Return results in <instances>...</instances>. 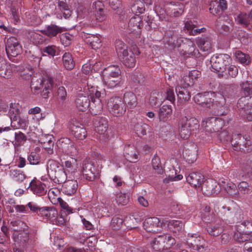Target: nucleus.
<instances>
[{"label":"nucleus","mask_w":252,"mask_h":252,"mask_svg":"<svg viewBox=\"0 0 252 252\" xmlns=\"http://www.w3.org/2000/svg\"><path fill=\"white\" fill-rule=\"evenodd\" d=\"M103 83L109 88H113L122 82L121 71L118 66L111 65L102 71Z\"/></svg>","instance_id":"f257e3e1"},{"label":"nucleus","mask_w":252,"mask_h":252,"mask_svg":"<svg viewBox=\"0 0 252 252\" xmlns=\"http://www.w3.org/2000/svg\"><path fill=\"white\" fill-rule=\"evenodd\" d=\"M115 49L118 56L125 66L130 68L135 66V54L132 51H128L127 46L124 42L121 40H116Z\"/></svg>","instance_id":"f03ea898"},{"label":"nucleus","mask_w":252,"mask_h":252,"mask_svg":"<svg viewBox=\"0 0 252 252\" xmlns=\"http://www.w3.org/2000/svg\"><path fill=\"white\" fill-rule=\"evenodd\" d=\"M47 170L50 178L55 183L60 184L65 181L66 174L63 167L58 162L49 160L47 164Z\"/></svg>","instance_id":"7ed1b4c3"},{"label":"nucleus","mask_w":252,"mask_h":252,"mask_svg":"<svg viewBox=\"0 0 252 252\" xmlns=\"http://www.w3.org/2000/svg\"><path fill=\"white\" fill-rule=\"evenodd\" d=\"M231 58L227 54H216L213 55L210 59V64L212 70L218 73L219 77L224 76L223 72L226 67L229 65Z\"/></svg>","instance_id":"20e7f679"},{"label":"nucleus","mask_w":252,"mask_h":252,"mask_svg":"<svg viewBox=\"0 0 252 252\" xmlns=\"http://www.w3.org/2000/svg\"><path fill=\"white\" fill-rule=\"evenodd\" d=\"M174 7L175 5L172 3H166L163 5H156L155 11L161 20H166L168 15L177 17L183 13L184 10L182 8L177 10Z\"/></svg>","instance_id":"39448f33"},{"label":"nucleus","mask_w":252,"mask_h":252,"mask_svg":"<svg viewBox=\"0 0 252 252\" xmlns=\"http://www.w3.org/2000/svg\"><path fill=\"white\" fill-rule=\"evenodd\" d=\"M107 107L110 113L116 117L122 116L126 111L124 102L119 96L111 97L107 102Z\"/></svg>","instance_id":"423d86ee"},{"label":"nucleus","mask_w":252,"mask_h":252,"mask_svg":"<svg viewBox=\"0 0 252 252\" xmlns=\"http://www.w3.org/2000/svg\"><path fill=\"white\" fill-rule=\"evenodd\" d=\"M21 106L18 103H11L9 106V115L11 120V126L16 125H26L28 124L26 119H22L20 117Z\"/></svg>","instance_id":"0eeeda50"},{"label":"nucleus","mask_w":252,"mask_h":252,"mask_svg":"<svg viewBox=\"0 0 252 252\" xmlns=\"http://www.w3.org/2000/svg\"><path fill=\"white\" fill-rule=\"evenodd\" d=\"M53 85V82L52 78L50 76H47L45 78L42 79H39L35 81L34 78H32V89H34L35 91H38L40 89H43V95H47V94L49 93V91L52 88Z\"/></svg>","instance_id":"6e6552de"},{"label":"nucleus","mask_w":252,"mask_h":252,"mask_svg":"<svg viewBox=\"0 0 252 252\" xmlns=\"http://www.w3.org/2000/svg\"><path fill=\"white\" fill-rule=\"evenodd\" d=\"M186 242L189 247L200 252H203L207 247L205 240L197 233L188 234Z\"/></svg>","instance_id":"1a4fd4ad"},{"label":"nucleus","mask_w":252,"mask_h":252,"mask_svg":"<svg viewBox=\"0 0 252 252\" xmlns=\"http://www.w3.org/2000/svg\"><path fill=\"white\" fill-rule=\"evenodd\" d=\"M58 145L63 152L72 157H75L78 153V150L74 143L68 138H61Z\"/></svg>","instance_id":"9d476101"},{"label":"nucleus","mask_w":252,"mask_h":252,"mask_svg":"<svg viewBox=\"0 0 252 252\" xmlns=\"http://www.w3.org/2000/svg\"><path fill=\"white\" fill-rule=\"evenodd\" d=\"M83 177L88 181H94L97 175V170L94 163L89 160H85L82 164Z\"/></svg>","instance_id":"9b49d317"},{"label":"nucleus","mask_w":252,"mask_h":252,"mask_svg":"<svg viewBox=\"0 0 252 252\" xmlns=\"http://www.w3.org/2000/svg\"><path fill=\"white\" fill-rule=\"evenodd\" d=\"M22 50V47L19 41L15 37H10L7 40L6 52L8 56L16 57Z\"/></svg>","instance_id":"f8f14e48"},{"label":"nucleus","mask_w":252,"mask_h":252,"mask_svg":"<svg viewBox=\"0 0 252 252\" xmlns=\"http://www.w3.org/2000/svg\"><path fill=\"white\" fill-rule=\"evenodd\" d=\"M220 186L213 180L205 181L200 188L202 192L207 195L217 194L220 192Z\"/></svg>","instance_id":"ddd939ff"},{"label":"nucleus","mask_w":252,"mask_h":252,"mask_svg":"<svg viewBox=\"0 0 252 252\" xmlns=\"http://www.w3.org/2000/svg\"><path fill=\"white\" fill-rule=\"evenodd\" d=\"M32 192L38 196L45 195L47 191L48 188L46 185L38 180H32L30 184L29 187Z\"/></svg>","instance_id":"4468645a"},{"label":"nucleus","mask_w":252,"mask_h":252,"mask_svg":"<svg viewBox=\"0 0 252 252\" xmlns=\"http://www.w3.org/2000/svg\"><path fill=\"white\" fill-rule=\"evenodd\" d=\"M187 182L196 189H200L205 182V178L201 173L192 172L187 177Z\"/></svg>","instance_id":"2eb2a0df"},{"label":"nucleus","mask_w":252,"mask_h":252,"mask_svg":"<svg viewBox=\"0 0 252 252\" xmlns=\"http://www.w3.org/2000/svg\"><path fill=\"white\" fill-rule=\"evenodd\" d=\"M210 94L207 95V97H208V99H207V100H206L207 103H205L204 105H203V107H210L211 106H212L215 108H218L219 107H221L223 106L225 103V100L223 96H222L220 94H218L216 95V100L215 101H212V98L211 96L212 95H214V93H210Z\"/></svg>","instance_id":"dca6fc26"},{"label":"nucleus","mask_w":252,"mask_h":252,"mask_svg":"<svg viewBox=\"0 0 252 252\" xmlns=\"http://www.w3.org/2000/svg\"><path fill=\"white\" fill-rule=\"evenodd\" d=\"M143 27V23L141 17L138 15H135L129 21L128 28L131 32L139 33L140 29Z\"/></svg>","instance_id":"f3484780"},{"label":"nucleus","mask_w":252,"mask_h":252,"mask_svg":"<svg viewBox=\"0 0 252 252\" xmlns=\"http://www.w3.org/2000/svg\"><path fill=\"white\" fill-rule=\"evenodd\" d=\"M85 42L94 50L100 48L102 46L101 39L99 34H89L85 39Z\"/></svg>","instance_id":"a211bd4d"},{"label":"nucleus","mask_w":252,"mask_h":252,"mask_svg":"<svg viewBox=\"0 0 252 252\" xmlns=\"http://www.w3.org/2000/svg\"><path fill=\"white\" fill-rule=\"evenodd\" d=\"M62 190L67 195L74 194L78 189V183L76 180H68L63 183Z\"/></svg>","instance_id":"6ab92c4d"},{"label":"nucleus","mask_w":252,"mask_h":252,"mask_svg":"<svg viewBox=\"0 0 252 252\" xmlns=\"http://www.w3.org/2000/svg\"><path fill=\"white\" fill-rule=\"evenodd\" d=\"M160 220L157 217L149 218L145 219L143 222V227L148 232H155L158 226Z\"/></svg>","instance_id":"aec40b11"},{"label":"nucleus","mask_w":252,"mask_h":252,"mask_svg":"<svg viewBox=\"0 0 252 252\" xmlns=\"http://www.w3.org/2000/svg\"><path fill=\"white\" fill-rule=\"evenodd\" d=\"M13 64L7 65L4 60L0 57V76L8 78L12 76Z\"/></svg>","instance_id":"412c9836"},{"label":"nucleus","mask_w":252,"mask_h":252,"mask_svg":"<svg viewBox=\"0 0 252 252\" xmlns=\"http://www.w3.org/2000/svg\"><path fill=\"white\" fill-rule=\"evenodd\" d=\"M90 99L88 96L84 95L83 94L78 95L76 100V104L79 111H85L89 107Z\"/></svg>","instance_id":"4be33fe9"},{"label":"nucleus","mask_w":252,"mask_h":252,"mask_svg":"<svg viewBox=\"0 0 252 252\" xmlns=\"http://www.w3.org/2000/svg\"><path fill=\"white\" fill-rule=\"evenodd\" d=\"M172 113V107L170 105H164L158 110V118L160 121H168Z\"/></svg>","instance_id":"5701e85b"},{"label":"nucleus","mask_w":252,"mask_h":252,"mask_svg":"<svg viewBox=\"0 0 252 252\" xmlns=\"http://www.w3.org/2000/svg\"><path fill=\"white\" fill-rule=\"evenodd\" d=\"M91 99L89 105L91 113L93 115L100 114L103 109V104L101 99L92 97Z\"/></svg>","instance_id":"b1692460"},{"label":"nucleus","mask_w":252,"mask_h":252,"mask_svg":"<svg viewBox=\"0 0 252 252\" xmlns=\"http://www.w3.org/2000/svg\"><path fill=\"white\" fill-rule=\"evenodd\" d=\"M58 214L57 210L53 207H41L38 215L45 217L47 219H52Z\"/></svg>","instance_id":"393cba45"},{"label":"nucleus","mask_w":252,"mask_h":252,"mask_svg":"<svg viewBox=\"0 0 252 252\" xmlns=\"http://www.w3.org/2000/svg\"><path fill=\"white\" fill-rule=\"evenodd\" d=\"M168 228L174 233L182 232L184 229V224L179 220H165Z\"/></svg>","instance_id":"a878e982"},{"label":"nucleus","mask_w":252,"mask_h":252,"mask_svg":"<svg viewBox=\"0 0 252 252\" xmlns=\"http://www.w3.org/2000/svg\"><path fill=\"white\" fill-rule=\"evenodd\" d=\"M217 7H214L215 3L213 2L210 4L211 7L209 8L210 13L213 15H220L221 12L225 10L227 8L226 1L225 0H220L218 3H216Z\"/></svg>","instance_id":"bb28decb"},{"label":"nucleus","mask_w":252,"mask_h":252,"mask_svg":"<svg viewBox=\"0 0 252 252\" xmlns=\"http://www.w3.org/2000/svg\"><path fill=\"white\" fill-rule=\"evenodd\" d=\"M124 102L127 107L134 108L137 105V98L132 92H126L124 95Z\"/></svg>","instance_id":"cd10ccee"},{"label":"nucleus","mask_w":252,"mask_h":252,"mask_svg":"<svg viewBox=\"0 0 252 252\" xmlns=\"http://www.w3.org/2000/svg\"><path fill=\"white\" fill-rule=\"evenodd\" d=\"M202 126L215 125L221 126L224 125V122L220 118L215 117H207L203 118L201 122Z\"/></svg>","instance_id":"c85d7f7f"},{"label":"nucleus","mask_w":252,"mask_h":252,"mask_svg":"<svg viewBox=\"0 0 252 252\" xmlns=\"http://www.w3.org/2000/svg\"><path fill=\"white\" fill-rule=\"evenodd\" d=\"M234 206V204H233ZM236 209L234 206H223L220 211V215L224 219L232 218L236 215Z\"/></svg>","instance_id":"c756f323"},{"label":"nucleus","mask_w":252,"mask_h":252,"mask_svg":"<svg viewBox=\"0 0 252 252\" xmlns=\"http://www.w3.org/2000/svg\"><path fill=\"white\" fill-rule=\"evenodd\" d=\"M196 43L203 52H209L211 51L212 42L208 38H199L197 40Z\"/></svg>","instance_id":"7c9ffc66"},{"label":"nucleus","mask_w":252,"mask_h":252,"mask_svg":"<svg viewBox=\"0 0 252 252\" xmlns=\"http://www.w3.org/2000/svg\"><path fill=\"white\" fill-rule=\"evenodd\" d=\"M63 66L67 70H71L74 67L75 63L72 56L69 52H65L62 57Z\"/></svg>","instance_id":"2f4dec72"},{"label":"nucleus","mask_w":252,"mask_h":252,"mask_svg":"<svg viewBox=\"0 0 252 252\" xmlns=\"http://www.w3.org/2000/svg\"><path fill=\"white\" fill-rule=\"evenodd\" d=\"M184 30L186 31L187 32L189 33L190 35H195L203 32L205 29L204 28L201 29L196 28L194 25L187 22L185 23Z\"/></svg>","instance_id":"473e14b6"},{"label":"nucleus","mask_w":252,"mask_h":252,"mask_svg":"<svg viewBox=\"0 0 252 252\" xmlns=\"http://www.w3.org/2000/svg\"><path fill=\"white\" fill-rule=\"evenodd\" d=\"M10 176L15 181L19 183L23 182L27 177L23 171L17 169H11Z\"/></svg>","instance_id":"72a5a7b5"},{"label":"nucleus","mask_w":252,"mask_h":252,"mask_svg":"<svg viewBox=\"0 0 252 252\" xmlns=\"http://www.w3.org/2000/svg\"><path fill=\"white\" fill-rule=\"evenodd\" d=\"M14 231H20L19 234L16 237L14 236L15 241L17 242L20 244L24 245L27 243L29 241V233L25 231H21L18 228H14Z\"/></svg>","instance_id":"f704fd0d"},{"label":"nucleus","mask_w":252,"mask_h":252,"mask_svg":"<svg viewBox=\"0 0 252 252\" xmlns=\"http://www.w3.org/2000/svg\"><path fill=\"white\" fill-rule=\"evenodd\" d=\"M57 1L58 6L63 12L64 18L65 19L69 18L71 15V12L66 3V0H57Z\"/></svg>","instance_id":"c9c22d12"},{"label":"nucleus","mask_w":252,"mask_h":252,"mask_svg":"<svg viewBox=\"0 0 252 252\" xmlns=\"http://www.w3.org/2000/svg\"><path fill=\"white\" fill-rule=\"evenodd\" d=\"M234 56L236 60L242 64L247 65L251 62L249 55L243 53L239 50H237L235 52Z\"/></svg>","instance_id":"e433bc0d"},{"label":"nucleus","mask_w":252,"mask_h":252,"mask_svg":"<svg viewBox=\"0 0 252 252\" xmlns=\"http://www.w3.org/2000/svg\"><path fill=\"white\" fill-rule=\"evenodd\" d=\"M236 230L251 234L252 232V221L244 220L236 226Z\"/></svg>","instance_id":"4c0bfd02"},{"label":"nucleus","mask_w":252,"mask_h":252,"mask_svg":"<svg viewBox=\"0 0 252 252\" xmlns=\"http://www.w3.org/2000/svg\"><path fill=\"white\" fill-rule=\"evenodd\" d=\"M164 99L161 93H153L150 98V103L152 106L157 107L160 105Z\"/></svg>","instance_id":"58836bf2"},{"label":"nucleus","mask_w":252,"mask_h":252,"mask_svg":"<svg viewBox=\"0 0 252 252\" xmlns=\"http://www.w3.org/2000/svg\"><path fill=\"white\" fill-rule=\"evenodd\" d=\"M176 91L178 99L181 101H186L190 99V94L184 88L178 86L176 88Z\"/></svg>","instance_id":"ea45409f"},{"label":"nucleus","mask_w":252,"mask_h":252,"mask_svg":"<svg viewBox=\"0 0 252 252\" xmlns=\"http://www.w3.org/2000/svg\"><path fill=\"white\" fill-rule=\"evenodd\" d=\"M71 132L74 137L80 140L84 139L87 134L85 127H72Z\"/></svg>","instance_id":"a19ab883"},{"label":"nucleus","mask_w":252,"mask_h":252,"mask_svg":"<svg viewBox=\"0 0 252 252\" xmlns=\"http://www.w3.org/2000/svg\"><path fill=\"white\" fill-rule=\"evenodd\" d=\"M28 160L31 164H38L40 161L39 150H35L31 152L28 156Z\"/></svg>","instance_id":"79ce46f5"},{"label":"nucleus","mask_w":252,"mask_h":252,"mask_svg":"<svg viewBox=\"0 0 252 252\" xmlns=\"http://www.w3.org/2000/svg\"><path fill=\"white\" fill-rule=\"evenodd\" d=\"M28 37L33 43L36 44L42 43L44 40L42 35L33 31H30L28 32Z\"/></svg>","instance_id":"37998d69"},{"label":"nucleus","mask_w":252,"mask_h":252,"mask_svg":"<svg viewBox=\"0 0 252 252\" xmlns=\"http://www.w3.org/2000/svg\"><path fill=\"white\" fill-rule=\"evenodd\" d=\"M162 239H163V244L164 249L171 248L176 243L174 238L171 236L169 234L161 235Z\"/></svg>","instance_id":"c03bdc74"},{"label":"nucleus","mask_w":252,"mask_h":252,"mask_svg":"<svg viewBox=\"0 0 252 252\" xmlns=\"http://www.w3.org/2000/svg\"><path fill=\"white\" fill-rule=\"evenodd\" d=\"M183 155L186 161L189 163H192L197 159L196 154L194 151H191L189 149L183 151Z\"/></svg>","instance_id":"a18cd8bd"},{"label":"nucleus","mask_w":252,"mask_h":252,"mask_svg":"<svg viewBox=\"0 0 252 252\" xmlns=\"http://www.w3.org/2000/svg\"><path fill=\"white\" fill-rule=\"evenodd\" d=\"M165 38L167 43L169 45L172 46L178 45L177 35L174 32L172 31H169L167 32L165 36Z\"/></svg>","instance_id":"49530a36"},{"label":"nucleus","mask_w":252,"mask_h":252,"mask_svg":"<svg viewBox=\"0 0 252 252\" xmlns=\"http://www.w3.org/2000/svg\"><path fill=\"white\" fill-rule=\"evenodd\" d=\"M241 90L246 96L252 94V82L249 81L242 82L240 84Z\"/></svg>","instance_id":"de8ad7c7"},{"label":"nucleus","mask_w":252,"mask_h":252,"mask_svg":"<svg viewBox=\"0 0 252 252\" xmlns=\"http://www.w3.org/2000/svg\"><path fill=\"white\" fill-rule=\"evenodd\" d=\"M250 20L249 18V15L248 16L246 13H240L235 18L236 23L244 27L248 26Z\"/></svg>","instance_id":"09e8293b"},{"label":"nucleus","mask_w":252,"mask_h":252,"mask_svg":"<svg viewBox=\"0 0 252 252\" xmlns=\"http://www.w3.org/2000/svg\"><path fill=\"white\" fill-rule=\"evenodd\" d=\"M61 32H62V29L56 25L48 26L44 31V34L49 37L55 36Z\"/></svg>","instance_id":"8fccbe9b"},{"label":"nucleus","mask_w":252,"mask_h":252,"mask_svg":"<svg viewBox=\"0 0 252 252\" xmlns=\"http://www.w3.org/2000/svg\"><path fill=\"white\" fill-rule=\"evenodd\" d=\"M207 231L210 235L216 237L223 232V229L219 225H215L214 226H208L207 227Z\"/></svg>","instance_id":"3c124183"},{"label":"nucleus","mask_w":252,"mask_h":252,"mask_svg":"<svg viewBox=\"0 0 252 252\" xmlns=\"http://www.w3.org/2000/svg\"><path fill=\"white\" fill-rule=\"evenodd\" d=\"M198 124V120L190 116H185L181 121V126H194Z\"/></svg>","instance_id":"603ef678"},{"label":"nucleus","mask_w":252,"mask_h":252,"mask_svg":"<svg viewBox=\"0 0 252 252\" xmlns=\"http://www.w3.org/2000/svg\"><path fill=\"white\" fill-rule=\"evenodd\" d=\"M131 10L136 15L142 13L145 11L144 4L140 0H136L132 5Z\"/></svg>","instance_id":"864d4df0"},{"label":"nucleus","mask_w":252,"mask_h":252,"mask_svg":"<svg viewBox=\"0 0 252 252\" xmlns=\"http://www.w3.org/2000/svg\"><path fill=\"white\" fill-rule=\"evenodd\" d=\"M163 239L161 236L155 237L151 243L152 248L156 251L159 252L161 250L163 249Z\"/></svg>","instance_id":"5fc2aeb1"},{"label":"nucleus","mask_w":252,"mask_h":252,"mask_svg":"<svg viewBox=\"0 0 252 252\" xmlns=\"http://www.w3.org/2000/svg\"><path fill=\"white\" fill-rule=\"evenodd\" d=\"M152 164L153 169L158 174H162L163 173V170L162 168L160 158L158 157L157 156H154L152 159Z\"/></svg>","instance_id":"6e6d98bb"},{"label":"nucleus","mask_w":252,"mask_h":252,"mask_svg":"<svg viewBox=\"0 0 252 252\" xmlns=\"http://www.w3.org/2000/svg\"><path fill=\"white\" fill-rule=\"evenodd\" d=\"M234 239L239 243L245 242L250 239V234L237 230L234 235Z\"/></svg>","instance_id":"4d7b16f0"},{"label":"nucleus","mask_w":252,"mask_h":252,"mask_svg":"<svg viewBox=\"0 0 252 252\" xmlns=\"http://www.w3.org/2000/svg\"><path fill=\"white\" fill-rule=\"evenodd\" d=\"M227 193L233 197L238 196L239 194L238 189L236 186L233 183H228L224 187Z\"/></svg>","instance_id":"13d9d810"},{"label":"nucleus","mask_w":252,"mask_h":252,"mask_svg":"<svg viewBox=\"0 0 252 252\" xmlns=\"http://www.w3.org/2000/svg\"><path fill=\"white\" fill-rule=\"evenodd\" d=\"M209 94H210L209 92H206L204 94H197L193 97L194 101L195 103L203 106L204 103H207L205 101L207 100V99L208 98L207 95Z\"/></svg>","instance_id":"bf43d9fd"},{"label":"nucleus","mask_w":252,"mask_h":252,"mask_svg":"<svg viewBox=\"0 0 252 252\" xmlns=\"http://www.w3.org/2000/svg\"><path fill=\"white\" fill-rule=\"evenodd\" d=\"M238 188V190L243 194L250 193L252 191V187L246 182H240Z\"/></svg>","instance_id":"052dcab7"},{"label":"nucleus","mask_w":252,"mask_h":252,"mask_svg":"<svg viewBox=\"0 0 252 252\" xmlns=\"http://www.w3.org/2000/svg\"><path fill=\"white\" fill-rule=\"evenodd\" d=\"M238 73V69L236 66L234 65H230L227 68V70L223 72L224 76L227 77L235 78Z\"/></svg>","instance_id":"680f3d73"},{"label":"nucleus","mask_w":252,"mask_h":252,"mask_svg":"<svg viewBox=\"0 0 252 252\" xmlns=\"http://www.w3.org/2000/svg\"><path fill=\"white\" fill-rule=\"evenodd\" d=\"M204 214L202 215V218L204 221H211L213 220V213H211L210 206L206 205L203 209Z\"/></svg>","instance_id":"e2e57ef3"},{"label":"nucleus","mask_w":252,"mask_h":252,"mask_svg":"<svg viewBox=\"0 0 252 252\" xmlns=\"http://www.w3.org/2000/svg\"><path fill=\"white\" fill-rule=\"evenodd\" d=\"M123 223V220L119 216H114L111 222V226L114 230L119 229L121 227Z\"/></svg>","instance_id":"0e129e2a"},{"label":"nucleus","mask_w":252,"mask_h":252,"mask_svg":"<svg viewBox=\"0 0 252 252\" xmlns=\"http://www.w3.org/2000/svg\"><path fill=\"white\" fill-rule=\"evenodd\" d=\"M93 123L95 126H104L110 125L107 118L104 117H96L94 118Z\"/></svg>","instance_id":"69168bd1"},{"label":"nucleus","mask_w":252,"mask_h":252,"mask_svg":"<svg viewBox=\"0 0 252 252\" xmlns=\"http://www.w3.org/2000/svg\"><path fill=\"white\" fill-rule=\"evenodd\" d=\"M60 39L62 44L64 47H67L70 44L72 36L69 33H64L61 35Z\"/></svg>","instance_id":"338daca9"},{"label":"nucleus","mask_w":252,"mask_h":252,"mask_svg":"<svg viewBox=\"0 0 252 252\" xmlns=\"http://www.w3.org/2000/svg\"><path fill=\"white\" fill-rule=\"evenodd\" d=\"M90 92H91V99H92V97L100 99L105 95L104 91H99L97 88H93Z\"/></svg>","instance_id":"774afa93"}]
</instances>
